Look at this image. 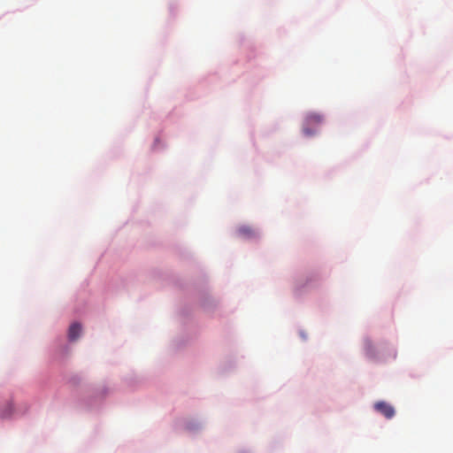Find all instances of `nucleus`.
<instances>
[{"instance_id": "1", "label": "nucleus", "mask_w": 453, "mask_h": 453, "mask_svg": "<svg viewBox=\"0 0 453 453\" xmlns=\"http://www.w3.org/2000/svg\"><path fill=\"white\" fill-rule=\"evenodd\" d=\"M374 408L377 411L381 413L387 418H391L395 415V409L392 405L386 402H378L374 404Z\"/></svg>"}, {"instance_id": "2", "label": "nucleus", "mask_w": 453, "mask_h": 453, "mask_svg": "<svg viewBox=\"0 0 453 453\" xmlns=\"http://www.w3.org/2000/svg\"><path fill=\"white\" fill-rule=\"evenodd\" d=\"M14 412V407L12 402L5 403L0 409V418L3 419L9 418Z\"/></svg>"}, {"instance_id": "3", "label": "nucleus", "mask_w": 453, "mask_h": 453, "mask_svg": "<svg viewBox=\"0 0 453 453\" xmlns=\"http://www.w3.org/2000/svg\"><path fill=\"white\" fill-rule=\"evenodd\" d=\"M81 332V326L79 323H73L70 326L68 337L70 341H75L79 338Z\"/></svg>"}, {"instance_id": "4", "label": "nucleus", "mask_w": 453, "mask_h": 453, "mask_svg": "<svg viewBox=\"0 0 453 453\" xmlns=\"http://www.w3.org/2000/svg\"><path fill=\"white\" fill-rule=\"evenodd\" d=\"M322 120H323L322 116L319 115V113H314V112L309 113L305 119L306 126L320 124L322 122Z\"/></svg>"}, {"instance_id": "5", "label": "nucleus", "mask_w": 453, "mask_h": 453, "mask_svg": "<svg viewBox=\"0 0 453 453\" xmlns=\"http://www.w3.org/2000/svg\"><path fill=\"white\" fill-rule=\"evenodd\" d=\"M238 233L242 236H244V237H250V236H253L254 234H255L254 230L251 227L247 226H243L239 227Z\"/></svg>"}, {"instance_id": "6", "label": "nucleus", "mask_w": 453, "mask_h": 453, "mask_svg": "<svg viewBox=\"0 0 453 453\" xmlns=\"http://www.w3.org/2000/svg\"><path fill=\"white\" fill-rule=\"evenodd\" d=\"M303 133H304L305 135L310 136V135L313 134V132L308 127H306V126L303 127Z\"/></svg>"}]
</instances>
